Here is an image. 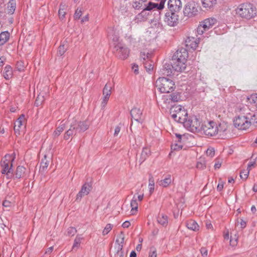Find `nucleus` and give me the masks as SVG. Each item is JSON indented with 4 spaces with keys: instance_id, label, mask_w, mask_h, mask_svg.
Wrapping results in <instances>:
<instances>
[{
    "instance_id": "1",
    "label": "nucleus",
    "mask_w": 257,
    "mask_h": 257,
    "mask_svg": "<svg viewBox=\"0 0 257 257\" xmlns=\"http://www.w3.org/2000/svg\"><path fill=\"white\" fill-rule=\"evenodd\" d=\"M235 111L240 113L233 120L234 126L238 130H246L251 125L249 110L247 106L239 104L236 106Z\"/></svg>"
},
{
    "instance_id": "2",
    "label": "nucleus",
    "mask_w": 257,
    "mask_h": 257,
    "mask_svg": "<svg viewBox=\"0 0 257 257\" xmlns=\"http://www.w3.org/2000/svg\"><path fill=\"white\" fill-rule=\"evenodd\" d=\"M188 52L184 48L177 50L172 57V67L176 71L181 72L186 66V62L188 57Z\"/></svg>"
},
{
    "instance_id": "3",
    "label": "nucleus",
    "mask_w": 257,
    "mask_h": 257,
    "mask_svg": "<svg viewBox=\"0 0 257 257\" xmlns=\"http://www.w3.org/2000/svg\"><path fill=\"white\" fill-rule=\"evenodd\" d=\"M256 8L252 4L244 3L239 5L235 9V14L246 19H250L256 15Z\"/></svg>"
},
{
    "instance_id": "4",
    "label": "nucleus",
    "mask_w": 257,
    "mask_h": 257,
    "mask_svg": "<svg viewBox=\"0 0 257 257\" xmlns=\"http://www.w3.org/2000/svg\"><path fill=\"white\" fill-rule=\"evenodd\" d=\"M156 86L162 93H170L175 88V83L172 80L164 77L157 80Z\"/></svg>"
},
{
    "instance_id": "5",
    "label": "nucleus",
    "mask_w": 257,
    "mask_h": 257,
    "mask_svg": "<svg viewBox=\"0 0 257 257\" xmlns=\"http://www.w3.org/2000/svg\"><path fill=\"white\" fill-rule=\"evenodd\" d=\"M170 114L175 121L183 124L188 117L186 110L181 105L173 106L171 109Z\"/></svg>"
},
{
    "instance_id": "6",
    "label": "nucleus",
    "mask_w": 257,
    "mask_h": 257,
    "mask_svg": "<svg viewBox=\"0 0 257 257\" xmlns=\"http://www.w3.org/2000/svg\"><path fill=\"white\" fill-rule=\"evenodd\" d=\"M184 126L191 132H198L201 131L200 120L196 116L188 117L183 123Z\"/></svg>"
},
{
    "instance_id": "7",
    "label": "nucleus",
    "mask_w": 257,
    "mask_h": 257,
    "mask_svg": "<svg viewBox=\"0 0 257 257\" xmlns=\"http://www.w3.org/2000/svg\"><path fill=\"white\" fill-rule=\"evenodd\" d=\"M216 22V19L214 18H209L201 22L196 30L197 35H202L211 29Z\"/></svg>"
},
{
    "instance_id": "8",
    "label": "nucleus",
    "mask_w": 257,
    "mask_h": 257,
    "mask_svg": "<svg viewBox=\"0 0 257 257\" xmlns=\"http://www.w3.org/2000/svg\"><path fill=\"white\" fill-rule=\"evenodd\" d=\"M15 159V157L13 155L7 154L2 159L1 166L2 168V173L9 176V174L12 171L13 162Z\"/></svg>"
},
{
    "instance_id": "9",
    "label": "nucleus",
    "mask_w": 257,
    "mask_h": 257,
    "mask_svg": "<svg viewBox=\"0 0 257 257\" xmlns=\"http://www.w3.org/2000/svg\"><path fill=\"white\" fill-rule=\"evenodd\" d=\"M217 123L213 121H209L204 122L201 125L200 131L208 137L216 136V131Z\"/></svg>"
},
{
    "instance_id": "10",
    "label": "nucleus",
    "mask_w": 257,
    "mask_h": 257,
    "mask_svg": "<svg viewBox=\"0 0 257 257\" xmlns=\"http://www.w3.org/2000/svg\"><path fill=\"white\" fill-rule=\"evenodd\" d=\"M116 56L120 59L124 60L129 56L130 50L123 43H117L114 47Z\"/></svg>"
},
{
    "instance_id": "11",
    "label": "nucleus",
    "mask_w": 257,
    "mask_h": 257,
    "mask_svg": "<svg viewBox=\"0 0 257 257\" xmlns=\"http://www.w3.org/2000/svg\"><path fill=\"white\" fill-rule=\"evenodd\" d=\"M152 55V53L148 52H142L140 54L141 60L144 64V67L148 72L152 71L154 68V63L151 60Z\"/></svg>"
},
{
    "instance_id": "12",
    "label": "nucleus",
    "mask_w": 257,
    "mask_h": 257,
    "mask_svg": "<svg viewBox=\"0 0 257 257\" xmlns=\"http://www.w3.org/2000/svg\"><path fill=\"white\" fill-rule=\"evenodd\" d=\"M198 13V6L194 1L188 2L184 9V14L188 17H192L197 15Z\"/></svg>"
},
{
    "instance_id": "13",
    "label": "nucleus",
    "mask_w": 257,
    "mask_h": 257,
    "mask_svg": "<svg viewBox=\"0 0 257 257\" xmlns=\"http://www.w3.org/2000/svg\"><path fill=\"white\" fill-rule=\"evenodd\" d=\"M164 21L168 26L174 27L178 23V16L175 12H167L165 14Z\"/></svg>"
},
{
    "instance_id": "14",
    "label": "nucleus",
    "mask_w": 257,
    "mask_h": 257,
    "mask_svg": "<svg viewBox=\"0 0 257 257\" xmlns=\"http://www.w3.org/2000/svg\"><path fill=\"white\" fill-rule=\"evenodd\" d=\"M216 136L219 139H224L226 138L228 133V124L222 122L216 125Z\"/></svg>"
},
{
    "instance_id": "15",
    "label": "nucleus",
    "mask_w": 257,
    "mask_h": 257,
    "mask_svg": "<svg viewBox=\"0 0 257 257\" xmlns=\"http://www.w3.org/2000/svg\"><path fill=\"white\" fill-rule=\"evenodd\" d=\"M165 0H161L159 3H155L153 2H149L147 5H145V7L143 9L144 11H154L157 10L160 15V11L162 10L165 8Z\"/></svg>"
},
{
    "instance_id": "16",
    "label": "nucleus",
    "mask_w": 257,
    "mask_h": 257,
    "mask_svg": "<svg viewBox=\"0 0 257 257\" xmlns=\"http://www.w3.org/2000/svg\"><path fill=\"white\" fill-rule=\"evenodd\" d=\"M92 185L90 183L85 182L81 187V190L79 191L76 195V201L77 202L80 201L81 198L87 195L91 190L92 189Z\"/></svg>"
},
{
    "instance_id": "17",
    "label": "nucleus",
    "mask_w": 257,
    "mask_h": 257,
    "mask_svg": "<svg viewBox=\"0 0 257 257\" xmlns=\"http://www.w3.org/2000/svg\"><path fill=\"white\" fill-rule=\"evenodd\" d=\"M167 5L170 12H177L181 10L182 5L181 0H169Z\"/></svg>"
},
{
    "instance_id": "18",
    "label": "nucleus",
    "mask_w": 257,
    "mask_h": 257,
    "mask_svg": "<svg viewBox=\"0 0 257 257\" xmlns=\"http://www.w3.org/2000/svg\"><path fill=\"white\" fill-rule=\"evenodd\" d=\"M200 39V38H196L191 36L188 37L185 41V45L187 47H190L194 50L196 49L198 47Z\"/></svg>"
},
{
    "instance_id": "19",
    "label": "nucleus",
    "mask_w": 257,
    "mask_h": 257,
    "mask_svg": "<svg viewBox=\"0 0 257 257\" xmlns=\"http://www.w3.org/2000/svg\"><path fill=\"white\" fill-rule=\"evenodd\" d=\"M142 114V110L140 108L134 107L131 111L132 118L139 122H142L143 121Z\"/></svg>"
},
{
    "instance_id": "20",
    "label": "nucleus",
    "mask_w": 257,
    "mask_h": 257,
    "mask_svg": "<svg viewBox=\"0 0 257 257\" xmlns=\"http://www.w3.org/2000/svg\"><path fill=\"white\" fill-rule=\"evenodd\" d=\"M25 121V115L24 114H21L20 116V117L17 119V120L15 121L14 129L16 134H20V130L24 124Z\"/></svg>"
},
{
    "instance_id": "21",
    "label": "nucleus",
    "mask_w": 257,
    "mask_h": 257,
    "mask_svg": "<svg viewBox=\"0 0 257 257\" xmlns=\"http://www.w3.org/2000/svg\"><path fill=\"white\" fill-rule=\"evenodd\" d=\"M76 126V130L78 133L83 132L87 130L89 126V122L87 121L77 122L75 120L73 122Z\"/></svg>"
},
{
    "instance_id": "22",
    "label": "nucleus",
    "mask_w": 257,
    "mask_h": 257,
    "mask_svg": "<svg viewBox=\"0 0 257 257\" xmlns=\"http://www.w3.org/2000/svg\"><path fill=\"white\" fill-rule=\"evenodd\" d=\"M76 128V126L75 125L74 123L73 122L71 123L69 129L65 133L64 139L67 140L69 139L70 137L75 135L78 133Z\"/></svg>"
},
{
    "instance_id": "23",
    "label": "nucleus",
    "mask_w": 257,
    "mask_h": 257,
    "mask_svg": "<svg viewBox=\"0 0 257 257\" xmlns=\"http://www.w3.org/2000/svg\"><path fill=\"white\" fill-rule=\"evenodd\" d=\"M148 15L147 12H146L145 11H143L138 14L136 17L135 19V21L136 23H139L145 21L147 20L148 18Z\"/></svg>"
},
{
    "instance_id": "24",
    "label": "nucleus",
    "mask_w": 257,
    "mask_h": 257,
    "mask_svg": "<svg viewBox=\"0 0 257 257\" xmlns=\"http://www.w3.org/2000/svg\"><path fill=\"white\" fill-rule=\"evenodd\" d=\"M171 176L170 175H168L164 179L158 180L157 183L161 187H167L171 184Z\"/></svg>"
},
{
    "instance_id": "25",
    "label": "nucleus",
    "mask_w": 257,
    "mask_h": 257,
    "mask_svg": "<svg viewBox=\"0 0 257 257\" xmlns=\"http://www.w3.org/2000/svg\"><path fill=\"white\" fill-rule=\"evenodd\" d=\"M186 226L189 229L194 231L199 230V226L197 223L194 220H188L186 223Z\"/></svg>"
},
{
    "instance_id": "26",
    "label": "nucleus",
    "mask_w": 257,
    "mask_h": 257,
    "mask_svg": "<svg viewBox=\"0 0 257 257\" xmlns=\"http://www.w3.org/2000/svg\"><path fill=\"white\" fill-rule=\"evenodd\" d=\"M4 77L7 79L9 80L13 76V70L10 65H6L5 67L3 72Z\"/></svg>"
},
{
    "instance_id": "27",
    "label": "nucleus",
    "mask_w": 257,
    "mask_h": 257,
    "mask_svg": "<svg viewBox=\"0 0 257 257\" xmlns=\"http://www.w3.org/2000/svg\"><path fill=\"white\" fill-rule=\"evenodd\" d=\"M201 3L204 8L210 9L216 4L217 0H201Z\"/></svg>"
},
{
    "instance_id": "28",
    "label": "nucleus",
    "mask_w": 257,
    "mask_h": 257,
    "mask_svg": "<svg viewBox=\"0 0 257 257\" xmlns=\"http://www.w3.org/2000/svg\"><path fill=\"white\" fill-rule=\"evenodd\" d=\"M157 221L162 225L166 226L168 223V216L163 213L160 214L158 215Z\"/></svg>"
},
{
    "instance_id": "29",
    "label": "nucleus",
    "mask_w": 257,
    "mask_h": 257,
    "mask_svg": "<svg viewBox=\"0 0 257 257\" xmlns=\"http://www.w3.org/2000/svg\"><path fill=\"white\" fill-rule=\"evenodd\" d=\"M26 171V168L23 166H19L17 168L15 177L18 179H20L24 177Z\"/></svg>"
},
{
    "instance_id": "30",
    "label": "nucleus",
    "mask_w": 257,
    "mask_h": 257,
    "mask_svg": "<svg viewBox=\"0 0 257 257\" xmlns=\"http://www.w3.org/2000/svg\"><path fill=\"white\" fill-rule=\"evenodd\" d=\"M16 8V3L13 1H10L8 4V13L10 15H12L14 13Z\"/></svg>"
},
{
    "instance_id": "31",
    "label": "nucleus",
    "mask_w": 257,
    "mask_h": 257,
    "mask_svg": "<svg viewBox=\"0 0 257 257\" xmlns=\"http://www.w3.org/2000/svg\"><path fill=\"white\" fill-rule=\"evenodd\" d=\"M112 89V85L110 83H107L103 89V96L110 97L111 95V90Z\"/></svg>"
},
{
    "instance_id": "32",
    "label": "nucleus",
    "mask_w": 257,
    "mask_h": 257,
    "mask_svg": "<svg viewBox=\"0 0 257 257\" xmlns=\"http://www.w3.org/2000/svg\"><path fill=\"white\" fill-rule=\"evenodd\" d=\"M10 34L8 32L5 31L0 34V45L4 44L9 40Z\"/></svg>"
},
{
    "instance_id": "33",
    "label": "nucleus",
    "mask_w": 257,
    "mask_h": 257,
    "mask_svg": "<svg viewBox=\"0 0 257 257\" xmlns=\"http://www.w3.org/2000/svg\"><path fill=\"white\" fill-rule=\"evenodd\" d=\"M131 206L132 207L131 211L132 214L134 213V211H136L138 208V204L137 202V199L136 198V195H135L131 200Z\"/></svg>"
},
{
    "instance_id": "34",
    "label": "nucleus",
    "mask_w": 257,
    "mask_h": 257,
    "mask_svg": "<svg viewBox=\"0 0 257 257\" xmlns=\"http://www.w3.org/2000/svg\"><path fill=\"white\" fill-rule=\"evenodd\" d=\"M148 188L150 194L151 195L153 193L155 188V181L152 175L149 176Z\"/></svg>"
},
{
    "instance_id": "35",
    "label": "nucleus",
    "mask_w": 257,
    "mask_h": 257,
    "mask_svg": "<svg viewBox=\"0 0 257 257\" xmlns=\"http://www.w3.org/2000/svg\"><path fill=\"white\" fill-rule=\"evenodd\" d=\"M249 112V116H250V118H249V121L251 122V125L253 124L255 126H257V112H254L253 111Z\"/></svg>"
},
{
    "instance_id": "36",
    "label": "nucleus",
    "mask_w": 257,
    "mask_h": 257,
    "mask_svg": "<svg viewBox=\"0 0 257 257\" xmlns=\"http://www.w3.org/2000/svg\"><path fill=\"white\" fill-rule=\"evenodd\" d=\"M82 239L83 237L81 235H77L74 239L72 249H74L75 248H78Z\"/></svg>"
},
{
    "instance_id": "37",
    "label": "nucleus",
    "mask_w": 257,
    "mask_h": 257,
    "mask_svg": "<svg viewBox=\"0 0 257 257\" xmlns=\"http://www.w3.org/2000/svg\"><path fill=\"white\" fill-rule=\"evenodd\" d=\"M49 165V161L47 160L46 156H45L44 158L42 159L40 163V170L44 171L47 168Z\"/></svg>"
},
{
    "instance_id": "38",
    "label": "nucleus",
    "mask_w": 257,
    "mask_h": 257,
    "mask_svg": "<svg viewBox=\"0 0 257 257\" xmlns=\"http://www.w3.org/2000/svg\"><path fill=\"white\" fill-rule=\"evenodd\" d=\"M65 128V124H61L59 126L57 127L56 130L54 132L53 135L54 136V137H56L59 136L60 135V134L64 131Z\"/></svg>"
},
{
    "instance_id": "39",
    "label": "nucleus",
    "mask_w": 257,
    "mask_h": 257,
    "mask_svg": "<svg viewBox=\"0 0 257 257\" xmlns=\"http://www.w3.org/2000/svg\"><path fill=\"white\" fill-rule=\"evenodd\" d=\"M151 154V151L149 148H144L142 154H141V159L143 160H145L149 155Z\"/></svg>"
},
{
    "instance_id": "40",
    "label": "nucleus",
    "mask_w": 257,
    "mask_h": 257,
    "mask_svg": "<svg viewBox=\"0 0 257 257\" xmlns=\"http://www.w3.org/2000/svg\"><path fill=\"white\" fill-rule=\"evenodd\" d=\"M83 14L82 8H78L74 13V19L75 20H78L80 18L81 16Z\"/></svg>"
},
{
    "instance_id": "41",
    "label": "nucleus",
    "mask_w": 257,
    "mask_h": 257,
    "mask_svg": "<svg viewBox=\"0 0 257 257\" xmlns=\"http://www.w3.org/2000/svg\"><path fill=\"white\" fill-rule=\"evenodd\" d=\"M249 169H246L241 171L240 173V177L243 180H245L247 178L249 173Z\"/></svg>"
},
{
    "instance_id": "42",
    "label": "nucleus",
    "mask_w": 257,
    "mask_h": 257,
    "mask_svg": "<svg viewBox=\"0 0 257 257\" xmlns=\"http://www.w3.org/2000/svg\"><path fill=\"white\" fill-rule=\"evenodd\" d=\"M143 2L141 3L139 1H134L132 4L133 7L136 10H140L141 9H144L143 7Z\"/></svg>"
},
{
    "instance_id": "43",
    "label": "nucleus",
    "mask_w": 257,
    "mask_h": 257,
    "mask_svg": "<svg viewBox=\"0 0 257 257\" xmlns=\"http://www.w3.org/2000/svg\"><path fill=\"white\" fill-rule=\"evenodd\" d=\"M44 100V96L41 94H39L35 100V104L37 106H39Z\"/></svg>"
},
{
    "instance_id": "44",
    "label": "nucleus",
    "mask_w": 257,
    "mask_h": 257,
    "mask_svg": "<svg viewBox=\"0 0 257 257\" xmlns=\"http://www.w3.org/2000/svg\"><path fill=\"white\" fill-rule=\"evenodd\" d=\"M249 102L252 103L256 106L257 104V94H252L248 98Z\"/></svg>"
},
{
    "instance_id": "45",
    "label": "nucleus",
    "mask_w": 257,
    "mask_h": 257,
    "mask_svg": "<svg viewBox=\"0 0 257 257\" xmlns=\"http://www.w3.org/2000/svg\"><path fill=\"white\" fill-rule=\"evenodd\" d=\"M66 50H67V48L65 46V45H64V44L61 45L58 48V54L60 56H62L65 53Z\"/></svg>"
},
{
    "instance_id": "46",
    "label": "nucleus",
    "mask_w": 257,
    "mask_h": 257,
    "mask_svg": "<svg viewBox=\"0 0 257 257\" xmlns=\"http://www.w3.org/2000/svg\"><path fill=\"white\" fill-rule=\"evenodd\" d=\"M77 230L75 228L73 227H70L67 229V235L68 236H72L75 234Z\"/></svg>"
},
{
    "instance_id": "47",
    "label": "nucleus",
    "mask_w": 257,
    "mask_h": 257,
    "mask_svg": "<svg viewBox=\"0 0 257 257\" xmlns=\"http://www.w3.org/2000/svg\"><path fill=\"white\" fill-rule=\"evenodd\" d=\"M65 12L64 11V6L60 5V8L58 11V14L61 19H63L65 17Z\"/></svg>"
},
{
    "instance_id": "48",
    "label": "nucleus",
    "mask_w": 257,
    "mask_h": 257,
    "mask_svg": "<svg viewBox=\"0 0 257 257\" xmlns=\"http://www.w3.org/2000/svg\"><path fill=\"white\" fill-rule=\"evenodd\" d=\"M172 73V70L169 65H168L167 67H165L162 70V73L164 75H166L167 76H169Z\"/></svg>"
},
{
    "instance_id": "49",
    "label": "nucleus",
    "mask_w": 257,
    "mask_h": 257,
    "mask_svg": "<svg viewBox=\"0 0 257 257\" xmlns=\"http://www.w3.org/2000/svg\"><path fill=\"white\" fill-rule=\"evenodd\" d=\"M170 99L174 102L178 101L180 98V96L178 95V93H174L170 94Z\"/></svg>"
},
{
    "instance_id": "50",
    "label": "nucleus",
    "mask_w": 257,
    "mask_h": 257,
    "mask_svg": "<svg viewBox=\"0 0 257 257\" xmlns=\"http://www.w3.org/2000/svg\"><path fill=\"white\" fill-rule=\"evenodd\" d=\"M237 237L236 236V234L233 237L232 235L230 236V243L232 246H234L237 244Z\"/></svg>"
},
{
    "instance_id": "51",
    "label": "nucleus",
    "mask_w": 257,
    "mask_h": 257,
    "mask_svg": "<svg viewBox=\"0 0 257 257\" xmlns=\"http://www.w3.org/2000/svg\"><path fill=\"white\" fill-rule=\"evenodd\" d=\"M112 229V225L110 224H107L105 228H104L102 234L103 235L107 234Z\"/></svg>"
},
{
    "instance_id": "52",
    "label": "nucleus",
    "mask_w": 257,
    "mask_h": 257,
    "mask_svg": "<svg viewBox=\"0 0 257 257\" xmlns=\"http://www.w3.org/2000/svg\"><path fill=\"white\" fill-rule=\"evenodd\" d=\"M109 99V97L103 96L102 100L101 103V106L102 108H104L105 107Z\"/></svg>"
},
{
    "instance_id": "53",
    "label": "nucleus",
    "mask_w": 257,
    "mask_h": 257,
    "mask_svg": "<svg viewBox=\"0 0 257 257\" xmlns=\"http://www.w3.org/2000/svg\"><path fill=\"white\" fill-rule=\"evenodd\" d=\"M16 67L18 70H19V71H23L25 68L24 63L22 61L18 62L17 63Z\"/></svg>"
},
{
    "instance_id": "54",
    "label": "nucleus",
    "mask_w": 257,
    "mask_h": 257,
    "mask_svg": "<svg viewBox=\"0 0 257 257\" xmlns=\"http://www.w3.org/2000/svg\"><path fill=\"white\" fill-rule=\"evenodd\" d=\"M215 151L214 149L212 148H208L206 151V155L210 157H213Z\"/></svg>"
},
{
    "instance_id": "55",
    "label": "nucleus",
    "mask_w": 257,
    "mask_h": 257,
    "mask_svg": "<svg viewBox=\"0 0 257 257\" xmlns=\"http://www.w3.org/2000/svg\"><path fill=\"white\" fill-rule=\"evenodd\" d=\"M149 257H157V251L154 247L150 248Z\"/></svg>"
},
{
    "instance_id": "56",
    "label": "nucleus",
    "mask_w": 257,
    "mask_h": 257,
    "mask_svg": "<svg viewBox=\"0 0 257 257\" xmlns=\"http://www.w3.org/2000/svg\"><path fill=\"white\" fill-rule=\"evenodd\" d=\"M182 148V146L179 144H174L171 146V149L173 150H180Z\"/></svg>"
},
{
    "instance_id": "57",
    "label": "nucleus",
    "mask_w": 257,
    "mask_h": 257,
    "mask_svg": "<svg viewBox=\"0 0 257 257\" xmlns=\"http://www.w3.org/2000/svg\"><path fill=\"white\" fill-rule=\"evenodd\" d=\"M119 12L122 15H125L127 13V10L125 7H121L119 9Z\"/></svg>"
},
{
    "instance_id": "58",
    "label": "nucleus",
    "mask_w": 257,
    "mask_h": 257,
    "mask_svg": "<svg viewBox=\"0 0 257 257\" xmlns=\"http://www.w3.org/2000/svg\"><path fill=\"white\" fill-rule=\"evenodd\" d=\"M200 252L203 257H206L207 256L208 251L205 247H201Z\"/></svg>"
},
{
    "instance_id": "59",
    "label": "nucleus",
    "mask_w": 257,
    "mask_h": 257,
    "mask_svg": "<svg viewBox=\"0 0 257 257\" xmlns=\"http://www.w3.org/2000/svg\"><path fill=\"white\" fill-rule=\"evenodd\" d=\"M115 252H116V253H117L119 252H122V245L119 244V243H117L116 245V246L115 247Z\"/></svg>"
},
{
    "instance_id": "60",
    "label": "nucleus",
    "mask_w": 257,
    "mask_h": 257,
    "mask_svg": "<svg viewBox=\"0 0 257 257\" xmlns=\"http://www.w3.org/2000/svg\"><path fill=\"white\" fill-rule=\"evenodd\" d=\"M221 166V161H220L219 160H216V162L214 164V168L215 169H218L220 168Z\"/></svg>"
},
{
    "instance_id": "61",
    "label": "nucleus",
    "mask_w": 257,
    "mask_h": 257,
    "mask_svg": "<svg viewBox=\"0 0 257 257\" xmlns=\"http://www.w3.org/2000/svg\"><path fill=\"white\" fill-rule=\"evenodd\" d=\"M120 127L119 126H116L115 127V129H114V137H116L117 136L119 133L120 132Z\"/></svg>"
},
{
    "instance_id": "62",
    "label": "nucleus",
    "mask_w": 257,
    "mask_h": 257,
    "mask_svg": "<svg viewBox=\"0 0 257 257\" xmlns=\"http://www.w3.org/2000/svg\"><path fill=\"white\" fill-rule=\"evenodd\" d=\"M12 203L8 200H5L3 202V205L6 207H8L11 206Z\"/></svg>"
},
{
    "instance_id": "63",
    "label": "nucleus",
    "mask_w": 257,
    "mask_h": 257,
    "mask_svg": "<svg viewBox=\"0 0 257 257\" xmlns=\"http://www.w3.org/2000/svg\"><path fill=\"white\" fill-rule=\"evenodd\" d=\"M89 21V15L87 14L81 19V22L84 23Z\"/></svg>"
},
{
    "instance_id": "64",
    "label": "nucleus",
    "mask_w": 257,
    "mask_h": 257,
    "mask_svg": "<svg viewBox=\"0 0 257 257\" xmlns=\"http://www.w3.org/2000/svg\"><path fill=\"white\" fill-rule=\"evenodd\" d=\"M197 168L201 169H203L205 166L204 164L201 163V162H198L197 163Z\"/></svg>"
}]
</instances>
